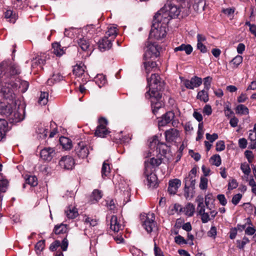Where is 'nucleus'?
I'll return each instance as SVG.
<instances>
[{"mask_svg": "<svg viewBox=\"0 0 256 256\" xmlns=\"http://www.w3.org/2000/svg\"><path fill=\"white\" fill-rule=\"evenodd\" d=\"M147 80L150 89L146 92V97L150 98L152 112L156 114L158 110L164 106L160 91L162 82L160 76L156 74H152L150 78H147Z\"/></svg>", "mask_w": 256, "mask_h": 256, "instance_id": "obj_1", "label": "nucleus"}, {"mask_svg": "<svg viewBox=\"0 0 256 256\" xmlns=\"http://www.w3.org/2000/svg\"><path fill=\"white\" fill-rule=\"evenodd\" d=\"M212 195H207L205 197V204L204 203V198L201 196H198L196 202H198L196 208L197 213L200 216L202 223H206L210 220V217L214 218L218 214V212L210 204L213 200Z\"/></svg>", "mask_w": 256, "mask_h": 256, "instance_id": "obj_2", "label": "nucleus"}, {"mask_svg": "<svg viewBox=\"0 0 256 256\" xmlns=\"http://www.w3.org/2000/svg\"><path fill=\"white\" fill-rule=\"evenodd\" d=\"M180 12L179 7L172 4H166L156 14V18L158 20L165 21L168 23L172 18L178 16Z\"/></svg>", "mask_w": 256, "mask_h": 256, "instance_id": "obj_3", "label": "nucleus"}, {"mask_svg": "<svg viewBox=\"0 0 256 256\" xmlns=\"http://www.w3.org/2000/svg\"><path fill=\"white\" fill-rule=\"evenodd\" d=\"M12 109L10 110L6 117L10 123H17L21 122L24 118V109L20 104V102L17 100H12Z\"/></svg>", "mask_w": 256, "mask_h": 256, "instance_id": "obj_4", "label": "nucleus"}, {"mask_svg": "<svg viewBox=\"0 0 256 256\" xmlns=\"http://www.w3.org/2000/svg\"><path fill=\"white\" fill-rule=\"evenodd\" d=\"M168 23H165V21L156 20V15L154 16L152 29L150 32V38H154L157 40L164 38L166 34V28Z\"/></svg>", "mask_w": 256, "mask_h": 256, "instance_id": "obj_5", "label": "nucleus"}, {"mask_svg": "<svg viewBox=\"0 0 256 256\" xmlns=\"http://www.w3.org/2000/svg\"><path fill=\"white\" fill-rule=\"evenodd\" d=\"M144 228L148 233L151 232L156 229V223L155 222V214L154 213H148L142 222Z\"/></svg>", "mask_w": 256, "mask_h": 256, "instance_id": "obj_6", "label": "nucleus"}, {"mask_svg": "<svg viewBox=\"0 0 256 256\" xmlns=\"http://www.w3.org/2000/svg\"><path fill=\"white\" fill-rule=\"evenodd\" d=\"M108 120L104 118H100L98 120V125L95 131V135L98 137L104 138L109 133L106 127Z\"/></svg>", "mask_w": 256, "mask_h": 256, "instance_id": "obj_7", "label": "nucleus"}, {"mask_svg": "<svg viewBox=\"0 0 256 256\" xmlns=\"http://www.w3.org/2000/svg\"><path fill=\"white\" fill-rule=\"evenodd\" d=\"M74 150L76 155L82 158L87 157L89 154L88 146L85 142L82 141L77 144Z\"/></svg>", "mask_w": 256, "mask_h": 256, "instance_id": "obj_8", "label": "nucleus"}, {"mask_svg": "<svg viewBox=\"0 0 256 256\" xmlns=\"http://www.w3.org/2000/svg\"><path fill=\"white\" fill-rule=\"evenodd\" d=\"M110 225V228L114 232H118L124 227V222L121 218L114 215L111 216Z\"/></svg>", "mask_w": 256, "mask_h": 256, "instance_id": "obj_9", "label": "nucleus"}, {"mask_svg": "<svg viewBox=\"0 0 256 256\" xmlns=\"http://www.w3.org/2000/svg\"><path fill=\"white\" fill-rule=\"evenodd\" d=\"M166 140L168 142H176L180 136L179 130L174 128H171L164 132Z\"/></svg>", "mask_w": 256, "mask_h": 256, "instance_id": "obj_10", "label": "nucleus"}, {"mask_svg": "<svg viewBox=\"0 0 256 256\" xmlns=\"http://www.w3.org/2000/svg\"><path fill=\"white\" fill-rule=\"evenodd\" d=\"M184 86L188 89L193 90L195 88L200 86L202 82V78L196 76H194L190 80H185L183 82Z\"/></svg>", "mask_w": 256, "mask_h": 256, "instance_id": "obj_11", "label": "nucleus"}, {"mask_svg": "<svg viewBox=\"0 0 256 256\" xmlns=\"http://www.w3.org/2000/svg\"><path fill=\"white\" fill-rule=\"evenodd\" d=\"M61 168L66 170H71L74 165V158L69 156L62 157L59 162Z\"/></svg>", "mask_w": 256, "mask_h": 256, "instance_id": "obj_12", "label": "nucleus"}, {"mask_svg": "<svg viewBox=\"0 0 256 256\" xmlns=\"http://www.w3.org/2000/svg\"><path fill=\"white\" fill-rule=\"evenodd\" d=\"M8 70L9 71L7 72V73H5L4 74L6 75V78L10 77L11 80L10 82L6 81V82L12 83V82H14L13 80H14V81H16V78H15V76L20 74V70L18 66L13 64L11 66L8 65Z\"/></svg>", "mask_w": 256, "mask_h": 256, "instance_id": "obj_13", "label": "nucleus"}, {"mask_svg": "<svg viewBox=\"0 0 256 256\" xmlns=\"http://www.w3.org/2000/svg\"><path fill=\"white\" fill-rule=\"evenodd\" d=\"M144 174L147 178L148 185L149 187L154 188L158 185L156 176L152 171L144 170Z\"/></svg>", "mask_w": 256, "mask_h": 256, "instance_id": "obj_14", "label": "nucleus"}, {"mask_svg": "<svg viewBox=\"0 0 256 256\" xmlns=\"http://www.w3.org/2000/svg\"><path fill=\"white\" fill-rule=\"evenodd\" d=\"M174 114L172 112L170 111L166 112L162 116L160 120H158V126H166L174 120Z\"/></svg>", "mask_w": 256, "mask_h": 256, "instance_id": "obj_15", "label": "nucleus"}, {"mask_svg": "<svg viewBox=\"0 0 256 256\" xmlns=\"http://www.w3.org/2000/svg\"><path fill=\"white\" fill-rule=\"evenodd\" d=\"M144 57L145 58H151L153 55L156 56L158 52L157 46L154 44L148 42L146 46L144 48Z\"/></svg>", "mask_w": 256, "mask_h": 256, "instance_id": "obj_16", "label": "nucleus"}, {"mask_svg": "<svg viewBox=\"0 0 256 256\" xmlns=\"http://www.w3.org/2000/svg\"><path fill=\"white\" fill-rule=\"evenodd\" d=\"M56 154L55 150L52 148H45L40 152V157L44 160H50Z\"/></svg>", "mask_w": 256, "mask_h": 256, "instance_id": "obj_17", "label": "nucleus"}, {"mask_svg": "<svg viewBox=\"0 0 256 256\" xmlns=\"http://www.w3.org/2000/svg\"><path fill=\"white\" fill-rule=\"evenodd\" d=\"M197 38V48L202 53H206L208 49L204 45V42L206 41V38L204 35L202 34H198L196 36Z\"/></svg>", "mask_w": 256, "mask_h": 256, "instance_id": "obj_18", "label": "nucleus"}, {"mask_svg": "<svg viewBox=\"0 0 256 256\" xmlns=\"http://www.w3.org/2000/svg\"><path fill=\"white\" fill-rule=\"evenodd\" d=\"M168 192L170 194H175L181 186V181L177 178L170 180L168 182Z\"/></svg>", "mask_w": 256, "mask_h": 256, "instance_id": "obj_19", "label": "nucleus"}, {"mask_svg": "<svg viewBox=\"0 0 256 256\" xmlns=\"http://www.w3.org/2000/svg\"><path fill=\"white\" fill-rule=\"evenodd\" d=\"M162 163V159L160 158H151L150 161H146L144 162L145 170L147 171H152L154 166H159Z\"/></svg>", "mask_w": 256, "mask_h": 256, "instance_id": "obj_20", "label": "nucleus"}, {"mask_svg": "<svg viewBox=\"0 0 256 256\" xmlns=\"http://www.w3.org/2000/svg\"><path fill=\"white\" fill-rule=\"evenodd\" d=\"M112 46V41L108 39V37H104L98 42V48L102 51L108 50Z\"/></svg>", "mask_w": 256, "mask_h": 256, "instance_id": "obj_21", "label": "nucleus"}, {"mask_svg": "<svg viewBox=\"0 0 256 256\" xmlns=\"http://www.w3.org/2000/svg\"><path fill=\"white\" fill-rule=\"evenodd\" d=\"M6 100H9L10 102H0V114L4 115L6 116L10 110H11L12 108V100H10V99Z\"/></svg>", "mask_w": 256, "mask_h": 256, "instance_id": "obj_22", "label": "nucleus"}, {"mask_svg": "<svg viewBox=\"0 0 256 256\" xmlns=\"http://www.w3.org/2000/svg\"><path fill=\"white\" fill-rule=\"evenodd\" d=\"M196 184V178L188 176L186 178L184 179V194L186 198L189 196L187 192V190L192 188H194V185Z\"/></svg>", "mask_w": 256, "mask_h": 256, "instance_id": "obj_23", "label": "nucleus"}, {"mask_svg": "<svg viewBox=\"0 0 256 256\" xmlns=\"http://www.w3.org/2000/svg\"><path fill=\"white\" fill-rule=\"evenodd\" d=\"M49 128L48 125L44 126L42 124L39 125L36 132L40 138H44L46 137L48 134L49 132Z\"/></svg>", "mask_w": 256, "mask_h": 256, "instance_id": "obj_24", "label": "nucleus"}, {"mask_svg": "<svg viewBox=\"0 0 256 256\" xmlns=\"http://www.w3.org/2000/svg\"><path fill=\"white\" fill-rule=\"evenodd\" d=\"M65 214L66 217L69 219H74L78 216V209L72 206L66 208L65 210Z\"/></svg>", "mask_w": 256, "mask_h": 256, "instance_id": "obj_25", "label": "nucleus"}, {"mask_svg": "<svg viewBox=\"0 0 256 256\" xmlns=\"http://www.w3.org/2000/svg\"><path fill=\"white\" fill-rule=\"evenodd\" d=\"M117 35V29L114 26H110L108 28L104 37H108V39L114 41Z\"/></svg>", "mask_w": 256, "mask_h": 256, "instance_id": "obj_26", "label": "nucleus"}, {"mask_svg": "<svg viewBox=\"0 0 256 256\" xmlns=\"http://www.w3.org/2000/svg\"><path fill=\"white\" fill-rule=\"evenodd\" d=\"M85 66L82 62L76 64L74 66L73 72L76 76H80L84 74Z\"/></svg>", "mask_w": 256, "mask_h": 256, "instance_id": "obj_27", "label": "nucleus"}, {"mask_svg": "<svg viewBox=\"0 0 256 256\" xmlns=\"http://www.w3.org/2000/svg\"><path fill=\"white\" fill-rule=\"evenodd\" d=\"M82 221L84 224L88 226H94L98 224V220L93 218L92 217H90L88 216L84 215V216Z\"/></svg>", "mask_w": 256, "mask_h": 256, "instance_id": "obj_28", "label": "nucleus"}, {"mask_svg": "<svg viewBox=\"0 0 256 256\" xmlns=\"http://www.w3.org/2000/svg\"><path fill=\"white\" fill-rule=\"evenodd\" d=\"M8 122L4 119L0 118V141L4 138L8 129Z\"/></svg>", "mask_w": 256, "mask_h": 256, "instance_id": "obj_29", "label": "nucleus"}, {"mask_svg": "<svg viewBox=\"0 0 256 256\" xmlns=\"http://www.w3.org/2000/svg\"><path fill=\"white\" fill-rule=\"evenodd\" d=\"M208 90L205 89L201 90L198 92L196 98L204 102H206L209 100Z\"/></svg>", "mask_w": 256, "mask_h": 256, "instance_id": "obj_30", "label": "nucleus"}, {"mask_svg": "<svg viewBox=\"0 0 256 256\" xmlns=\"http://www.w3.org/2000/svg\"><path fill=\"white\" fill-rule=\"evenodd\" d=\"M182 212L184 214L189 216H193L196 208L194 205L191 203L188 204L185 207L182 208Z\"/></svg>", "mask_w": 256, "mask_h": 256, "instance_id": "obj_31", "label": "nucleus"}, {"mask_svg": "<svg viewBox=\"0 0 256 256\" xmlns=\"http://www.w3.org/2000/svg\"><path fill=\"white\" fill-rule=\"evenodd\" d=\"M60 142L62 148L66 150H70L72 148V141L68 138L61 136L60 138Z\"/></svg>", "mask_w": 256, "mask_h": 256, "instance_id": "obj_32", "label": "nucleus"}, {"mask_svg": "<svg viewBox=\"0 0 256 256\" xmlns=\"http://www.w3.org/2000/svg\"><path fill=\"white\" fill-rule=\"evenodd\" d=\"M242 56L240 55H237L230 60V64L232 68H236L242 63Z\"/></svg>", "mask_w": 256, "mask_h": 256, "instance_id": "obj_33", "label": "nucleus"}, {"mask_svg": "<svg viewBox=\"0 0 256 256\" xmlns=\"http://www.w3.org/2000/svg\"><path fill=\"white\" fill-rule=\"evenodd\" d=\"M158 149L160 153L162 156H164L168 160L170 159L169 154L170 148L167 146L166 144H162L160 145H159Z\"/></svg>", "mask_w": 256, "mask_h": 256, "instance_id": "obj_34", "label": "nucleus"}, {"mask_svg": "<svg viewBox=\"0 0 256 256\" xmlns=\"http://www.w3.org/2000/svg\"><path fill=\"white\" fill-rule=\"evenodd\" d=\"M94 82L99 88H102L106 83V76L102 74H98L94 78Z\"/></svg>", "mask_w": 256, "mask_h": 256, "instance_id": "obj_35", "label": "nucleus"}, {"mask_svg": "<svg viewBox=\"0 0 256 256\" xmlns=\"http://www.w3.org/2000/svg\"><path fill=\"white\" fill-rule=\"evenodd\" d=\"M52 48L53 50V53L56 56H62L64 53V50L61 48V46L58 42H54L52 44Z\"/></svg>", "mask_w": 256, "mask_h": 256, "instance_id": "obj_36", "label": "nucleus"}, {"mask_svg": "<svg viewBox=\"0 0 256 256\" xmlns=\"http://www.w3.org/2000/svg\"><path fill=\"white\" fill-rule=\"evenodd\" d=\"M102 196V192L98 190H94L91 196L92 203L94 204L98 202Z\"/></svg>", "mask_w": 256, "mask_h": 256, "instance_id": "obj_37", "label": "nucleus"}, {"mask_svg": "<svg viewBox=\"0 0 256 256\" xmlns=\"http://www.w3.org/2000/svg\"><path fill=\"white\" fill-rule=\"evenodd\" d=\"M4 18L12 23H14L17 19V16L10 10H6L4 13Z\"/></svg>", "mask_w": 256, "mask_h": 256, "instance_id": "obj_38", "label": "nucleus"}, {"mask_svg": "<svg viewBox=\"0 0 256 256\" xmlns=\"http://www.w3.org/2000/svg\"><path fill=\"white\" fill-rule=\"evenodd\" d=\"M78 44L81 49L84 50H86L90 47V42L86 38H82L78 40Z\"/></svg>", "mask_w": 256, "mask_h": 256, "instance_id": "obj_39", "label": "nucleus"}, {"mask_svg": "<svg viewBox=\"0 0 256 256\" xmlns=\"http://www.w3.org/2000/svg\"><path fill=\"white\" fill-rule=\"evenodd\" d=\"M236 112L240 115H247L249 113V110L246 106L240 104L236 107Z\"/></svg>", "mask_w": 256, "mask_h": 256, "instance_id": "obj_40", "label": "nucleus"}, {"mask_svg": "<svg viewBox=\"0 0 256 256\" xmlns=\"http://www.w3.org/2000/svg\"><path fill=\"white\" fill-rule=\"evenodd\" d=\"M206 2L204 0H194L193 8L196 11H198L200 10H204Z\"/></svg>", "mask_w": 256, "mask_h": 256, "instance_id": "obj_41", "label": "nucleus"}, {"mask_svg": "<svg viewBox=\"0 0 256 256\" xmlns=\"http://www.w3.org/2000/svg\"><path fill=\"white\" fill-rule=\"evenodd\" d=\"M110 172V166L108 164L106 161L103 162L102 168V176L103 178H105L108 176Z\"/></svg>", "mask_w": 256, "mask_h": 256, "instance_id": "obj_42", "label": "nucleus"}, {"mask_svg": "<svg viewBox=\"0 0 256 256\" xmlns=\"http://www.w3.org/2000/svg\"><path fill=\"white\" fill-rule=\"evenodd\" d=\"M63 80V76L60 74H55L52 75V78H48L47 80V84L48 85H52L54 82H58Z\"/></svg>", "mask_w": 256, "mask_h": 256, "instance_id": "obj_43", "label": "nucleus"}, {"mask_svg": "<svg viewBox=\"0 0 256 256\" xmlns=\"http://www.w3.org/2000/svg\"><path fill=\"white\" fill-rule=\"evenodd\" d=\"M8 182L2 174L0 175V191L2 192H6L8 186Z\"/></svg>", "mask_w": 256, "mask_h": 256, "instance_id": "obj_44", "label": "nucleus"}, {"mask_svg": "<svg viewBox=\"0 0 256 256\" xmlns=\"http://www.w3.org/2000/svg\"><path fill=\"white\" fill-rule=\"evenodd\" d=\"M144 64L146 72L148 74L156 67V62L152 61L146 62L144 63Z\"/></svg>", "mask_w": 256, "mask_h": 256, "instance_id": "obj_45", "label": "nucleus"}, {"mask_svg": "<svg viewBox=\"0 0 256 256\" xmlns=\"http://www.w3.org/2000/svg\"><path fill=\"white\" fill-rule=\"evenodd\" d=\"M182 208L181 205L178 204H175L171 208H170L168 211L170 214H174L175 213H180L182 212Z\"/></svg>", "mask_w": 256, "mask_h": 256, "instance_id": "obj_46", "label": "nucleus"}, {"mask_svg": "<svg viewBox=\"0 0 256 256\" xmlns=\"http://www.w3.org/2000/svg\"><path fill=\"white\" fill-rule=\"evenodd\" d=\"M26 182L32 186H36L38 185V178L35 176H28L26 178Z\"/></svg>", "mask_w": 256, "mask_h": 256, "instance_id": "obj_47", "label": "nucleus"}, {"mask_svg": "<svg viewBox=\"0 0 256 256\" xmlns=\"http://www.w3.org/2000/svg\"><path fill=\"white\" fill-rule=\"evenodd\" d=\"M66 230V225L62 224L56 226L54 230V233L56 234L65 233Z\"/></svg>", "mask_w": 256, "mask_h": 256, "instance_id": "obj_48", "label": "nucleus"}, {"mask_svg": "<svg viewBox=\"0 0 256 256\" xmlns=\"http://www.w3.org/2000/svg\"><path fill=\"white\" fill-rule=\"evenodd\" d=\"M48 94L46 92H42L38 99V103L41 105H46L48 102Z\"/></svg>", "mask_w": 256, "mask_h": 256, "instance_id": "obj_49", "label": "nucleus"}, {"mask_svg": "<svg viewBox=\"0 0 256 256\" xmlns=\"http://www.w3.org/2000/svg\"><path fill=\"white\" fill-rule=\"evenodd\" d=\"M50 138H53L58 132L56 124L54 122H52L49 126Z\"/></svg>", "mask_w": 256, "mask_h": 256, "instance_id": "obj_50", "label": "nucleus"}, {"mask_svg": "<svg viewBox=\"0 0 256 256\" xmlns=\"http://www.w3.org/2000/svg\"><path fill=\"white\" fill-rule=\"evenodd\" d=\"M210 163L216 166H218L221 164V158L218 154H215L210 158Z\"/></svg>", "mask_w": 256, "mask_h": 256, "instance_id": "obj_51", "label": "nucleus"}, {"mask_svg": "<svg viewBox=\"0 0 256 256\" xmlns=\"http://www.w3.org/2000/svg\"><path fill=\"white\" fill-rule=\"evenodd\" d=\"M250 242V240L248 238L244 236L242 238V240H236V244L237 247L239 249H243L245 246V245L247 244H248Z\"/></svg>", "mask_w": 256, "mask_h": 256, "instance_id": "obj_52", "label": "nucleus"}, {"mask_svg": "<svg viewBox=\"0 0 256 256\" xmlns=\"http://www.w3.org/2000/svg\"><path fill=\"white\" fill-rule=\"evenodd\" d=\"M208 180L205 176L200 178V183L199 184L200 188L202 190H206L208 188Z\"/></svg>", "mask_w": 256, "mask_h": 256, "instance_id": "obj_53", "label": "nucleus"}, {"mask_svg": "<svg viewBox=\"0 0 256 256\" xmlns=\"http://www.w3.org/2000/svg\"><path fill=\"white\" fill-rule=\"evenodd\" d=\"M212 80V78L210 76H207L204 78V89L209 90L211 86Z\"/></svg>", "mask_w": 256, "mask_h": 256, "instance_id": "obj_54", "label": "nucleus"}, {"mask_svg": "<svg viewBox=\"0 0 256 256\" xmlns=\"http://www.w3.org/2000/svg\"><path fill=\"white\" fill-rule=\"evenodd\" d=\"M204 133L203 124L202 123H200L198 124V130L197 132L198 136L196 138V140L198 141L202 139L203 137Z\"/></svg>", "mask_w": 256, "mask_h": 256, "instance_id": "obj_55", "label": "nucleus"}, {"mask_svg": "<svg viewBox=\"0 0 256 256\" xmlns=\"http://www.w3.org/2000/svg\"><path fill=\"white\" fill-rule=\"evenodd\" d=\"M225 144L224 141H218L216 146V150L218 152H221L225 149Z\"/></svg>", "mask_w": 256, "mask_h": 256, "instance_id": "obj_56", "label": "nucleus"}, {"mask_svg": "<svg viewBox=\"0 0 256 256\" xmlns=\"http://www.w3.org/2000/svg\"><path fill=\"white\" fill-rule=\"evenodd\" d=\"M234 11L235 8H228L222 10V12L228 16H232Z\"/></svg>", "mask_w": 256, "mask_h": 256, "instance_id": "obj_57", "label": "nucleus"}, {"mask_svg": "<svg viewBox=\"0 0 256 256\" xmlns=\"http://www.w3.org/2000/svg\"><path fill=\"white\" fill-rule=\"evenodd\" d=\"M242 195L240 194L234 195L232 200V203L235 206L237 205L242 199Z\"/></svg>", "mask_w": 256, "mask_h": 256, "instance_id": "obj_58", "label": "nucleus"}, {"mask_svg": "<svg viewBox=\"0 0 256 256\" xmlns=\"http://www.w3.org/2000/svg\"><path fill=\"white\" fill-rule=\"evenodd\" d=\"M45 241L41 240L38 242L35 246L36 250H38L40 252H41L44 248Z\"/></svg>", "mask_w": 256, "mask_h": 256, "instance_id": "obj_59", "label": "nucleus"}, {"mask_svg": "<svg viewBox=\"0 0 256 256\" xmlns=\"http://www.w3.org/2000/svg\"><path fill=\"white\" fill-rule=\"evenodd\" d=\"M224 112L226 116L230 118L234 115V112L229 106H226L224 108Z\"/></svg>", "mask_w": 256, "mask_h": 256, "instance_id": "obj_60", "label": "nucleus"}, {"mask_svg": "<svg viewBox=\"0 0 256 256\" xmlns=\"http://www.w3.org/2000/svg\"><path fill=\"white\" fill-rule=\"evenodd\" d=\"M174 241L176 244H187L186 240L182 236L180 235H178L175 237Z\"/></svg>", "mask_w": 256, "mask_h": 256, "instance_id": "obj_61", "label": "nucleus"}, {"mask_svg": "<svg viewBox=\"0 0 256 256\" xmlns=\"http://www.w3.org/2000/svg\"><path fill=\"white\" fill-rule=\"evenodd\" d=\"M206 136V139L210 142H213L215 140L218 138V135L216 133L213 134H210L207 133Z\"/></svg>", "mask_w": 256, "mask_h": 256, "instance_id": "obj_62", "label": "nucleus"}, {"mask_svg": "<svg viewBox=\"0 0 256 256\" xmlns=\"http://www.w3.org/2000/svg\"><path fill=\"white\" fill-rule=\"evenodd\" d=\"M238 186V184L236 180L232 179L228 182V189L232 190L236 188Z\"/></svg>", "mask_w": 256, "mask_h": 256, "instance_id": "obj_63", "label": "nucleus"}, {"mask_svg": "<svg viewBox=\"0 0 256 256\" xmlns=\"http://www.w3.org/2000/svg\"><path fill=\"white\" fill-rule=\"evenodd\" d=\"M240 168L242 172L246 175L249 174L250 172V170L249 167V166L246 164H242L240 166Z\"/></svg>", "mask_w": 256, "mask_h": 256, "instance_id": "obj_64", "label": "nucleus"}]
</instances>
